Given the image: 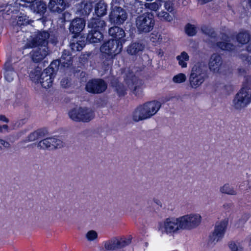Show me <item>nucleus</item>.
<instances>
[{"mask_svg": "<svg viewBox=\"0 0 251 251\" xmlns=\"http://www.w3.org/2000/svg\"><path fill=\"white\" fill-rule=\"evenodd\" d=\"M250 242L251 243V239H250Z\"/></svg>", "mask_w": 251, "mask_h": 251, "instance_id": "nucleus-64", "label": "nucleus"}, {"mask_svg": "<svg viewBox=\"0 0 251 251\" xmlns=\"http://www.w3.org/2000/svg\"><path fill=\"white\" fill-rule=\"evenodd\" d=\"M30 54L32 61L35 63L40 62L47 54L45 50L44 52L42 53L41 49L32 50Z\"/></svg>", "mask_w": 251, "mask_h": 251, "instance_id": "nucleus-31", "label": "nucleus"}, {"mask_svg": "<svg viewBox=\"0 0 251 251\" xmlns=\"http://www.w3.org/2000/svg\"><path fill=\"white\" fill-rule=\"evenodd\" d=\"M35 0H21V1H22L23 2L28 3H32L34 2Z\"/></svg>", "mask_w": 251, "mask_h": 251, "instance_id": "nucleus-56", "label": "nucleus"}, {"mask_svg": "<svg viewBox=\"0 0 251 251\" xmlns=\"http://www.w3.org/2000/svg\"><path fill=\"white\" fill-rule=\"evenodd\" d=\"M153 13L146 12L138 16L135 21V25L139 34H146L152 30L155 25Z\"/></svg>", "mask_w": 251, "mask_h": 251, "instance_id": "nucleus-4", "label": "nucleus"}, {"mask_svg": "<svg viewBox=\"0 0 251 251\" xmlns=\"http://www.w3.org/2000/svg\"><path fill=\"white\" fill-rule=\"evenodd\" d=\"M220 191L223 194L227 195H236L237 194L236 191L228 184H226L222 187H221Z\"/></svg>", "mask_w": 251, "mask_h": 251, "instance_id": "nucleus-37", "label": "nucleus"}, {"mask_svg": "<svg viewBox=\"0 0 251 251\" xmlns=\"http://www.w3.org/2000/svg\"><path fill=\"white\" fill-rule=\"evenodd\" d=\"M179 224V218L176 219L167 218L163 222L159 223L158 229L162 233H175L181 229Z\"/></svg>", "mask_w": 251, "mask_h": 251, "instance_id": "nucleus-10", "label": "nucleus"}, {"mask_svg": "<svg viewBox=\"0 0 251 251\" xmlns=\"http://www.w3.org/2000/svg\"><path fill=\"white\" fill-rule=\"evenodd\" d=\"M1 78V76L0 75V79Z\"/></svg>", "mask_w": 251, "mask_h": 251, "instance_id": "nucleus-63", "label": "nucleus"}, {"mask_svg": "<svg viewBox=\"0 0 251 251\" xmlns=\"http://www.w3.org/2000/svg\"><path fill=\"white\" fill-rule=\"evenodd\" d=\"M250 218V214L249 213H245L242 215L240 221H242L243 223H245L249 220Z\"/></svg>", "mask_w": 251, "mask_h": 251, "instance_id": "nucleus-50", "label": "nucleus"}, {"mask_svg": "<svg viewBox=\"0 0 251 251\" xmlns=\"http://www.w3.org/2000/svg\"><path fill=\"white\" fill-rule=\"evenodd\" d=\"M162 36L159 32H153L150 35V40L153 43V46L159 44L162 41Z\"/></svg>", "mask_w": 251, "mask_h": 251, "instance_id": "nucleus-40", "label": "nucleus"}, {"mask_svg": "<svg viewBox=\"0 0 251 251\" xmlns=\"http://www.w3.org/2000/svg\"><path fill=\"white\" fill-rule=\"evenodd\" d=\"M62 142L55 137H49L40 141L38 147L42 149L52 150L60 148L62 146Z\"/></svg>", "mask_w": 251, "mask_h": 251, "instance_id": "nucleus-17", "label": "nucleus"}, {"mask_svg": "<svg viewBox=\"0 0 251 251\" xmlns=\"http://www.w3.org/2000/svg\"><path fill=\"white\" fill-rule=\"evenodd\" d=\"M70 118L75 122L87 123L94 119V112L86 107L74 108L69 112Z\"/></svg>", "mask_w": 251, "mask_h": 251, "instance_id": "nucleus-5", "label": "nucleus"}, {"mask_svg": "<svg viewBox=\"0 0 251 251\" xmlns=\"http://www.w3.org/2000/svg\"><path fill=\"white\" fill-rule=\"evenodd\" d=\"M104 57L105 58V59L103 61L102 68L104 71L106 72L111 69L114 58L108 57L107 56Z\"/></svg>", "mask_w": 251, "mask_h": 251, "instance_id": "nucleus-42", "label": "nucleus"}, {"mask_svg": "<svg viewBox=\"0 0 251 251\" xmlns=\"http://www.w3.org/2000/svg\"><path fill=\"white\" fill-rule=\"evenodd\" d=\"M160 103L156 100L148 101L138 106L133 113V120L139 122L151 118L160 109Z\"/></svg>", "mask_w": 251, "mask_h": 251, "instance_id": "nucleus-2", "label": "nucleus"}, {"mask_svg": "<svg viewBox=\"0 0 251 251\" xmlns=\"http://www.w3.org/2000/svg\"><path fill=\"white\" fill-rule=\"evenodd\" d=\"M104 249L107 251H114L120 249L119 239L116 238H112L104 244Z\"/></svg>", "mask_w": 251, "mask_h": 251, "instance_id": "nucleus-32", "label": "nucleus"}, {"mask_svg": "<svg viewBox=\"0 0 251 251\" xmlns=\"http://www.w3.org/2000/svg\"><path fill=\"white\" fill-rule=\"evenodd\" d=\"M185 32L188 36H194L197 33V27L194 25L188 23L185 26Z\"/></svg>", "mask_w": 251, "mask_h": 251, "instance_id": "nucleus-39", "label": "nucleus"}, {"mask_svg": "<svg viewBox=\"0 0 251 251\" xmlns=\"http://www.w3.org/2000/svg\"><path fill=\"white\" fill-rule=\"evenodd\" d=\"M0 121L6 123H8L9 122L8 119L6 118L5 115H0Z\"/></svg>", "mask_w": 251, "mask_h": 251, "instance_id": "nucleus-51", "label": "nucleus"}, {"mask_svg": "<svg viewBox=\"0 0 251 251\" xmlns=\"http://www.w3.org/2000/svg\"><path fill=\"white\" fill-rule=\"evenodd\" d=\"M226 226V223L224 221L217 223L214 231L209 237L208 242L215 244L220 241L225 234Z\"/></svg>", "mask_w": 251, "mask_h": 251, "instance_id": "nucleus-15", "label": "nucleus"}, {"mask_svg": "<svg viewBox=\"0 0 251 251\" xmlns=\"http://www.w3.org/2000/svg\"><path fill=\"white\" fill-rule=\"evenodd\" d=\"M230 206V204H227V203H226V204H224L223 205V207H224L225 209H227L229 208Z\"/></svg>", "mask_w": 251, "mask_h": 251, "instance_id": "nucleus-58", "label": "nucleus"}, {"mask_svg": "<svg viewBox=\"0 0 251 251\" xmlns=\"http://www.w3.org/2000/svg\"><path fill=\"white\" fill-rule=\"evenodd\" d=\"M5 72L4 76L6 81L11 82L14 78V76L16 73L13 67L9 63H5L4 65Z\"/></svg>", "mask_w": 251, "mask_h": 251, "instance_id": "nucleus-28", "label": "nucleus"}, {"mask_svg": "<svg viewBox=\"0 0 251 251\" xmlns=\"http://www.w3.org/2000/svg\"><path fill=\"white\" fill-rule=\"evenodd\" d=\"M222 56L218 53L212 54L210 58L208 65L210 70L213 73H220L223 64Z\"/></svg>", "mask_w": 251, "mask_h": 251, "instance_id": "nucleus-19", "label": "nucleus"}, {"mask_svg": "<svg viewBox=\"0 0 251 251\" xmlns=\"http://www.w3.org/2000/svg\"><path fill=\"white\" fill-rule=\"evenodd\" d=\"M127 16L126 10L123 8L113 5L110 7L108 20L111 24L121 25L126 21Z\"/></svg>", "mask_w": 251, "mask_h": 251, "instance_id": "nucleus-6", "label": "nucleus"}, {"mask_svg": "<svg viewBox=\"0 0 251 251\" xmlns=\"http://www.w3.org/2000/svg\"><path fill=\"white\" fill-rule=\"evenodd\" d=\"M157 16L161 21L171 22L173 20L172 16L168 12L164 11L159 12Z\"/></svg>", "mask_w": 251, "mask_h": 251, "instance_id": "nucleus-44", "label": "nucleus"}, {"mask_svg": "<svg viewBox=\"0 0 251 251\" xmlns=\"http://www.w3.org/2000/svg\"><path fill=\"white\" fill-rule=\"evenodd\" d=\"M106 27L105 21L100 18H91L88 23V27L90 29L85 37L88 44L101 43Z\"/></svg>", "mask_w": 251, "mask_h": 251, "instance_id": "nucleus-1", "label": "nucleus"}, {"mask_svg": "<svg viewBox=\"0 0 251 251\" xmlns=\"http://www.w3.org/2000/svg\"><path fill=\"white\" fill-rule=\"evenodd\" d=\"M124 81L128 87L133 89V93L135 96L139 97L142 94V90L140 85L141 80L131 71H128L124 77Z\"/></svg>", "mask_w": 251, "mask_h": 251, "instance_id": "nucleus-11", "label": "nucleus"}, {"mask_svg": "<svg viewBox=\"0 0 251 251\" xmlns=\"http://www.w3.org/2000/svg\"><path fill=\"white\" fill-rule=\"evenodd\" d=\"M241 56H243V57H242V58H244L245 57L246 60H247V59L248 58V56L246 55H243V54H241Z\"/></svg>", "mask_w": 251, "mask_h": 251, "instance_id": "nucleus-61", "label": "nucleus"}, {"mask_svg": "<svg viewBox=\"0 0 251 251\" xmlns=\"http://www.w3.org/2000/svg\"><path fill=\"white\" fill-rule=\"evenodd\" d=\"M42 72L41 69L37 68L32 70L29 76L31 80L34 82L35 83L38 84L40 82V80L41 77Z\"/></svg>", "mask_w": 251, "mask_h": 251, "instance_id": "nucleus-34", "label": "nucleus"}, {"mask_svg": "<svg viewBox=\"0 0 251 251\" xmlns=\"http://www.w3.org/2000/svg\"><path fill=\"white\" fill-rule=\"evenodd\" d=\"M47 4L42 0L36 1L33 5L34 11L40 16H43L47 11Z\"/></svg>", "mask_w": 251, "mask_h": 251, "instance_id": "nucleus-29", "label": "nucleus"}, {"mask_svg": "<svg viewBox=\"0 0 251 251\" xmlns=\"http://www.w3.org/2000/svg\"><path fill=\"white\" fill-rule=\"evenodd\" d=\"M107 4L103 0H100L97 3L94 7L95 13L98 17L97 18L100 19L106 15L107 13Z\"/></svg>", "mask_w": 251, "mask_h": 251, "instance_id": "nucleus-25", "label": "nucleus"}, {"mask_svg": "<svg viewBox=\"0 0 251 251\" xmlns=\"http://www.w3.org/2000/svg\"><path fill=\"white\" fill-rule=\"evenodd\" d=\"M237 42L241 45L247 44L251 40V35L247 31L239 32L236 36Z\"/></svg>", "mask_w": 251, "mask_h": 251, "instance_id": "nucleus-30", "label": "nucleus"}, {"mask_svg": "<svg viewBox=\"0 0 251 251\" xmlns=\"http://www.w3.org/2000/svg\"><path fill=\"white\" fill-rule=\"evenodd\" d=\"M86 20L84 18H75L73 20L69 26L70 32L75 38L80 35L81 32L85 26Z\"/></svg>", "mask_w": 251, "mask_h": 251, "instance_id": "nucleus-14", "label": "nucleus"}, {"mask_svg": "<svg viewBox=\"0 0 251 251\" xmlns=\"http://www.w3.org/2000/svg\"><path fill=\"white\" fill-rule=\"evenodd\" d=\"M164 7L167 11L172 14L175 13V1L173 0H168L165 1Z\"/></svg>", "mask_w": 251, "mask_h": 251, "instance_id": "nucleus-43", "label": "nucleus"}, {"mask_svg": "<svg viewBox=\"0 0 251 251\" xmlns=\"http://www.w3.org/2000/svg\"><path fill=\"white\" fill-rule=\"evenodd\" d=\"M246 50L247 51H248L249 52H251V47H250V45L247 46Z\"/></svg>", "mask_w": 251, "mask_h": 251, "instance_id": "nucleus-59", "label": "nucleus"}, {"mask_svg": "<svg viewBox=\"0 0 251 251\" xmlns=\"http://www.w3.org/2000/svg\"><path fill=\"white\" fill-rule=\"evenodd\" d=\"M200 2H201L202 4H205L208 2L211 1L213 0H198Z\"/></svg>", "mask_w": 251, "mask_h": 251, "instance_id": "nucleus-55", "label": "nucleus"}, {"mask_svg": "<svg viewBox=\"0 0 251 251\" xmlns=\"http://www.w3.org/2000/svg\"><path fill=\"white\" fill-rule=\"evenodd\" d=\"M107 88V83L102 78H92L87 82L85 89L89 93L100 94Z\"/></svg>", "mask_w": 251, "mask_h": 251, "instance_id": "nucleus-9", "label": "nucleus"}, {"mask_svg": "<svg viewBox=\"0 0 251 251\" xmlns=\"http://www.w3.org/2000/svg\"><path fill=\"white\" fill-rule=\"evenodd\" d=\"M98 236L97 232L94 230H89L85 235V237L88 241H92L96 240L98 238Z\"/></svg>", "mask_w": 251, "mask_h": 251, "instance_id": "nucleus-46", "label": "nucleus"}, {"mask_svg": "<svg viewBox=\"0 0 251 251\" xmlns=\"http://www.w3.org/2000/svg\"><path fill=\"white\" fill-rule=\"evenodd\" d=\"M181 229H192L198 226L201 221V217L198 214H187L179 217Z\"/></svg>", "mask_w": 251, "mask_h": 251, "instance_id": "nucleus-8", "label": "nucleus"}, {"mask_svg": "<svg viewBox=\"0 0 251 251\" xmlns=\"http://www.w3.org/2000/svg\"><path fill=\"white\" fill-rule=\"evenodd\" d=\"M131 243V238L128 239H119V245L120 249L123 248L129 245Z\"/></svg>", "mask_w": 251, "mask_h": 251, "instance_id": "nucleus-49", "label": "nucleus"}, {"mask_svg": "<svg viewBox=\"0 0 251 251\" xmlns=\"http://www.w3.org/2000/svg\"><path fill=\"white\" fill-rule=\"evenodd\" d=\"M249 3L250 4V5L251 6V0H249Z\"/></svg>", "mask_w": 251, "mask_h": 251, "instance_id": "nucleus-62", "label": "nucleus"}, {"mask_svg": "<svg viewBox=\"0 0 251 251\" xmlns=\"http://www.w3.org/2000/svg\"><path fill=\"white\" fill-rule=\"evenodd\" d=\"M113 86L115 88V90L119 97L125 96L126 94V88L124 84L116 79L112 83Z\"/></svg>", "mask_w": 251, "mask_h": 251, "instance_id": "nucleus-33", "label": "nucleus"}, {"mask_svg": "<svg viewBox=\"0 0 251 251\" xmlns=\"http://www.w3.org/2000/svg\"><path fill=\"white\" fill-rule=\"evenodd\" d=\"M123 45L116 42L115 40H109L104 42L100 47V51L103 56L114 58L122 50Z\"/></svg>", "mask_w": 251, "mask_h": 251, "instance_id": "nucleus-7", "label": "nucleus"}, {"mask_svg": "<svg viewBox=\"0 0 251 251\" xmlns=\"http://www.w3.org/2000/svg\"><path fill=\"white\" fill-rule=\"evenodd\" d=\"M80 80L81 81H86V73L85 72H82L81 73Z\"/></svg>", "mask_w": 251, "mask_h": 251, "instance_id": "nucleus-52", "label": "nucleus"}, {"mask_svg": "<svg viewBox=\"0 0 251 251\" xmlns=\"http://www.w3.org/2000/svg\"><path fill=\"white\" fill-rule=\"evenodd\" d=\"M88 44L86 40L85 37L83 35L79 36L75 38L72 36V38L70 40V47L73 51H80Z\"/></svg>", "mask_w": 251, "mask_h": 251, "instance_id": "nucleus-20", "label": "nucleus"}, {"mask_svg": "<svg viewBox=\"0 0 251 251\" xmlns=\"http://www.w3.org/2000/svg\"><path fill=\"white\" fill-rule=\"evenodd\" d=\"M204 80L202 69L200 66L196 65L193 66L189 77L191 86L196 88L201 85Z\"/></svg>", "mask_w": 251, "mask_h": 251, "instance_id": "nucleus-12", "label": "nucleus"}, {"mask_svg": "<svg viewBox=\"0 0 251 251\" xmlns=\"http://www.w3.org/2000/svg\"><path fill=\"white\" fill-rule=\"evenodd\" d=\"M49 37L50 34L48 31H40L28 43L27 45L31 48L39 47H46L48 44Z\"/></svg>", "mask_w": 251, "mask_h": 251, "instance_id": "nucleus-13", "label": "nucleus"}, {"mask_svg": "<svg viewBox=\"0 0 251 251\" xmlns=\"http://www.w3.org/2000/svg\"><path fill=\"white\" fill-rule=\"evenodd\" d=\"M109 35L112 37V40H115L116 42L124 45L126 41V33L123 28L114 25L108 29Z\"/></svg>", "mask_w": 251, "mask_h": 251, "instance_id": "nucleus-16", "label": "nucleus"}, {"mask_svg": "<svg viewBox=\"0 0 251 251\" xmlns=\"http://www.w3.org/2000/svg\"><path fill=\"white\" fill-rule=\"evenodd\" d=\"M60 84L62 88H67L71 86V82L68 78L64 77L61 79Z\"/></svg>", "mask_w": 251, "mask_h": 251, "instance_id": "nucleus-48", "label": "nucleus"}, {"mask_svg": "<svg viewBox=\"0 0 251 251\" xmlns=\"http://www.w3.org/2000/svg\"><path fill=\"white\" fill-rule=\"evenodd\" d=\"M153 201L158 205H159L161 207L162 206V203L160 200L157 199H154Z\"/></svg>", "mask_w": 251, "mask_h": 251, "instance_id": "nucleus-54", "label": "nucleus"}, {"mask_svg": "<svg viewBox=\"0 0 251 251\" xmlns=\"http://www.w3.org/2000/svg\"><path fill=\"white\" fill-rule=\"evenodd\" d=\"M229 247L231 251H244L243 247L238 243L231 242L229 244Z\"/></svg>", "mask_w": 251, "mask_h": 251, "instance_id": "nucleus-47", "label": "nucleus"}, {"mask_svg": "<svg viewBox=\"0 0 251 251\" xmlns=\"http://www.w3.org/2000/svg\"><path fill=\"white\" fill-rule=\"evenodd\" d=\"M186 75L184 74L179 73L175 75L173 78V81L176 83H181L185 81Z\"/></svg>", "mask_w": 251, "mask_h": 251, "instance_id": "nucleus-45", "label": "nucleus"}, {"mask_svg": "<svg viewBox=\"0 0 251 251\" xmlns=\"http://www.w3.org/2000/svg\"><path fill=\"white\" fill-rule=\"evenodd\" d=\"M145 46L139 42H132L127 47L126 51L131 55H138L142 54Z\"/></svg>", "mask_w": 251, "mask_h": 251, "instance_id": "nucleus-23", "label": "nucleus"}, {"mask_svg": "<svg viewBox=\"0 0 251 251\" xmlns=\"http://www.w3.org/2000/svg\"><path fill=\"white\" fill-rule=\"evenodd\" d=\"M201 32L205 35L208 37L215 39L217 38V34L213 28L209 27L207 26L204 25L201 28Z\"/></svg>", "mask_w": 251, "mask_h": 251, "instance_id": "nucleus-38", "label": "nucleus"}, {"mask_svg": "<svg viewBox=\"0 0 251 251\" xmlns=\"http://www.w3.org/2000/svg\"><path fill=\"white\" fill-rule=\"evenodd\" d=\"M177 60L178 61L179 65L182 68H186L187 64L186 61H187L189 59V57L187 52L183 51L181 53L180 55H178L176 57Z\"/></svg>", "mask_w": 251, "mask_h": 251, "instance_id": "nucleus-36", "label": "nucleus"}, {"mask_svg": "<svg viewBox=\"0 0 251 251\" xmlns=\"http://www.w3.org/2000/svg\"><path fill=\"white\" fill-rule=\"evenodd\" d=\"M8 129V126L7 125L0 126V132H3V130H7Z\"/></svg>", "mask_w": 251, "mask_h": 251, "instance_id": "nucleus-53", "label": "nucleus"}, {"mask_svg": "<svg viewBox=\"0 0 251 251\" xmlns=\"http://www.w3.org/2000/svg\"><path fill=\"white\" fill-rule=\"evenodd\" d=\"M234 106L239 109L246 106L251 102V80L246 77L242 87L235 95L233 100Z\"/></svg>", "mask_w": 251, "mask_h": 251, "instance_id": "nucleus-3", "label": "nucleus"}, {"mask_svg": "<svg viewBox=\"0 0 251 251\" xmlns=\"http://www.w3.org/2000/svg\"><path fill=\"white\" fill-rule=\"evenodd\" d=\"M68 6L65 0H50L48 7L50 11L61 13Z\"/></svg>", "mask_w": 251, "mask_h": 251, "instance_id": "nucleus-22", "label": "nucleus"}, {"mask_svg": "<svg viewBox=\"0 0 251 251\" xmlns=\"http://www.w3.org/2000/svg\"><path fill=\"white\" fill-rule=\"evenodd\" d=\"M94 7L93 2L90 0H82L76 5V13L85 19L92 12Z\"/></svg>", "mask_w": 251, "mask_h": 251, "instance_id": "nucleus-18", "label": "nucleus"}, {"mask_svg": "<svg viewBox=\"0 0 251 251\" xmlns=\"http://www.w3.org/2000/svg\"><path fill=\"white\" fill-rule=\"evenodd\" d=\"M223 38H225V41H219L216 43L217 48L224 51H231L234 49V46L229 42V37L226 33L223 34Z\"/></svg>", "mask_w": 251, "mask_h": 251, "instance_id": "nucleus-24", "label": "nucleus"}, {"mask_svg": "<svg viewBox=\"0 0 251 251\" xmlns=\"http://www.w3.org/2000/svg\"><path fill=\"white\" fill-rule=\"evenodd\" d=\"M60 66L61 68H63L61 67L60 60L56 59L52 61L49 66L46 68V69L47 71H50V73H52V74H54L55 76Z\"/></svg>", "mask_w": 251, "mask_h": 251, "instance_id": "nucleus-35", "label": "nucleus"}, {"mask_svg": "<svg viewBox=\"0 0 251 251\" xmlns=\"http://www.w3.org/2000/svg\"><path fill=\"white\" fill-rule=\"evenodd\" d=\"M5 142L3 140L0 139V150L2 149L1 145L4 146Z\"/></svg>", "mask_w": 251, "mask_h": 251, "instance_id": "nucleus-57", "label": "nucleus"}, {"mask_svg": "<svg viewBox=\"0 0 251 251\" xmlns=\"http://www.w3.org/2000/svg\"><path fill=\"white\" fill-rule=\"evenodd\" d=\"M55 76L52 73H50L45 69L42 72L39 83L41 84L43 88L45 89L49 88L52 86Z\"/></svg>", "mask_w": 251, "mask_h": 251, "instance_id": "nucleus-21", "label": "nucleus"}, {"mask_svg": "<svg viewBox=\"0 0 251 251\" xmlns=\"http://www.w3.org/2000/svg\"><path fill=\"white\" fill-rule=\"evenodd\" d=\"M31 21L25 15L22 14L18 17L17 24L20 26H25L30 24Z\"/></svg>", "mask_w": 251, "mask_h": 251, "instance_id": "nucleus-41", "label": "nucleus"}, {"mask_svg": "<svg viewBox=\"0 0 251 251\" xmlns=\"http://www.w3.org/2000/svg\"><path fill=\"white\" fill-rule=\"evenodd\" d=\"M48 133V130L46 128H40L37 130L31 133L27 136V140L29 141H33L44 137Z\"/></svg>", "mask_w": 251, "mask_h": 251, "instance_id": "nucleus-27", "label": "nucleus"}, {"mask_svg": "<svg viewBox=\"0 0 251 251\" xmlns=\"http://www.w3.org/2000/svg\"><path fill=\"white\" fill-rule=\"evenodd\" d=\"M58 60H60L61 67L63 68H69L73 63L72 54L66 50H63L61 58Z\"/></svg>", "mask_w": 251, "mask_h": 251, "instance_id": "nucleus-26", "label": "nucleus"}, {"mask_svg": "<svg viewBox=\"0 0 251 251\" xmlns=\"http://www.w3.org/2000/svg\"><path fill=\"white\" fill-rule=\"evenodd\" d=\"M238 72L239 73L244 72H245V70L243 69H242V68H239V69H238Z\"/></svg>", "mask_w": 251, "mask_h": 251, "instance_id": "nucleus-60", "label": "nucleus"}]
</instances>
